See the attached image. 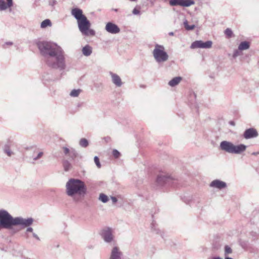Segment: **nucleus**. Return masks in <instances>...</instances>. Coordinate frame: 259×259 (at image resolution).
Instances as JSON below:
<instances>
[{
  "label": "nucleus",
  "mask_w": 259,
  "mask_h": 259,
  "mask_svg": "<svg viewBox=\"0 0 259 259\" xmlns=\"http://www.w3.org/2000/svg\"><path fill=\"white\" fill-rule=\"evenodd\" d=\"M33 219L32 218L24 219L22 217H13L6 210H0V230L11 229L13 226H21L22 228L27 227L25 235L29 237V233H33V229L30 226L32 224Z\"/></svg>",
  "instance_id": "obj_1"
},
{
  "label": "nucleus",
  "mask_w": 259,
  "mask_h": 259,
  "mask_svg": "<svg viewBox=\"0 0 259 259\" xmlns=\"http://www.w3.org/2000/svg\"><path fill=\"white\" fill-rule=\"evenodd\" d=\"M65 188L66 195L75 202L80 201L87 193L84 183L77 179H70L66 183Z\"/></svg>",
  "instance_id": "obj_2"
},
{
  "label": "nucleus",
  "mask_w": 259,
  "mask_h": 259,
  "mask_svg": "<svg viewBox=\"0 0 259 259\" xmlns=\"http://www.w3.org/2000/svg\"><path fill=\"white\" fill-rule=\"evenodd\" d=\"M57 52L52 55L53 57L51 59H50V56L47 57L46 61L48 66L62 70L65 68V58L61 49Z\"/></svg>",
  "instance_id": "obj_3"
},
{
  "label": "nucleus",
  "mask_w": 259,
  "mask_h": 259,
  "mask_svg": "<svg viewBox=\"0 0 259 259\" xmlns=\"http://www.w3.org/2000/svg\"><path fill=\"white\" fill-rule=\"evenodd\" d=\"M37 46L40 53L45 56L46 59L50 56L51 59L53 57L52 55L55 53H57V51L61 49V48L55 44L47 41L39 42L37 44Z\"/></svg>",
  "instance_id": "obj_4"
},
{
  "label": "nucleus",
  "mask_w": 259,
  "mask_h": 259,
  "mask_svg": "<svg viewBox=\"0 0 259 259\" xmlns=\"http://www.w3.org/2000/svg\"><path fill=\"white\" fill-rule=\"evenodd\" d=\"M246 147V146L244 144L235 145L232 142L227 141H223L220 145V148L221 150L228 153L236 154L245 151Z\"/></svg>",
  "instance_id": "obj_5"
},
{
  "label": "nucleus",
  "mask_w": 259,
  "mask_h": 259,
  "mask_svg": "<svg viewBox=\"0 0 259 259\" xmlns=\"http://www.w3.org/2000/svg\"><path fill=\"white\" fill-rule=\"evenodd\" d=\"M152 54L154 59L158 63H164L168 59V55L163 46L156 44Z\"/></svg>",
  "instance_id": "obj_6"
},
{
  "label": "nucleus",
  "mask_w": 259,
  "mask_h": 259,
  "mask_svg": "<svg viewBox=\"0 0 259 259\" xmlns=\"http://www.w3.org/2000/svg\"><path fill=\"white\" fill-rule=\"evenodd\" d=\"M77 24L79 30L82 34L85 36L95 35V32L90 29L91 23L86 17L77 21Z\"/></svg>",
  "instance_id": "obj_7"
},
{
  "label": "nucleus",
  "mask_w": 259,
  "mask_h": 259,
  "mask_svg": "<svg viewBox=\"0 0 259 259\" xmlns=\"http://www.w3.org/2000/svg\"><path fill=\"white\" fill-rule=\"evenodd\" d=\"M26 157L30 163L34 164L35 162L40 159L44 155V153L40 151L38 149L32 148L28 150Z\"/></svg>",
  "instance_id": "obj_8"
},
{
  "label": "nucleus",
  "mask_w": 259,
  "mask_h": 259,
  "mask_svg": "<svg viewBox=\"0 0 259 259\" xmlns=\"http://www.w3.org/2000/svg\"><path fill=\"white\" fill-rule=\"evenodd\" d=\"M113 233L114 232L112 229L107 227L102 230L101 235L105 242L115 244L116 241Z\"/></svg>",
  "instance_id": "obj_9"
},
{
  "label": "nucleus",
  "mask_w": 259,
  "mask_h": 259,
  "mask_svg": "<svg viewBox=\"0 0 259 259\" xmlns=\"http://www.w3.org/2000/svg\"><path fill=\"white\" fill-rule=\"evenodd\" d=\"M212 45V42L210 40L206 42H203L202 40H196L191 44L190 48L191 49L198 48L209 49L211 48Z\"/></svg>",
  "instance_id": "obj_10"
},
{
  "label": "nucleus",
  "mask_w": 259,
  "mask_h": 259,
  "mask_svg": "<svg viewBox=\"0 0 259 259\" xmlns=\"http://www.w3.org/2000/svg\"><path fill=\"white\" fill-rule=\"evenodd\" d=\"M169 4L171 6H180L184 7H188L195 4L193 0H170Z\"/></svg>",
  "instance_id": "obj_11"
},
{
  "label": "nucleus",
  "mask_w": 259,
  "mask_h": 259,
  "mask_svg": "<svg viewBox=\"0 0 259 259\" xmlns=\"http://www.w3.org/2000/svg\"><path fill=\"white\" fill-rule=\"evenodd\" d=\"M62 150L64 155L69 157L71 160H74L78 156V153L73 148H68L66 147H63Z\"/></svg>",
  "instance_id": "obj_12"
},
{
  "label": "nucleus",
  "mask_w": 259,
  "mask_h": 259,
  "mask_svg": "<svg viewBox=\"0 0 259 259\" xmlns=\"http://www.w3.org/2000/svg\"><path fill=\"white\" fill-rule=\"evenodd\" d=\"M172 180V178L170 176L162 173L158 175L156 183L158 185L162 186L165 184L170 183Z\"/></svg>",
  "instance_id": "obj_13"
},
{
  "label": "nucleus",
  "mask_w": 259,
  "mask_h": 259,
  "mask_svg": "<svg viewBox=\"0 0 259 259\" xmlns=\"http://www.w3.org/2000/svg\"><path fill=\"white\" fill-rule=\"evenodd\" d=\"M123 253L119 247L114 246L111 250L109 259H122Z\"/></svg>",
  "instance_id": "obj_14"
},
{
  "label": "nucleus",
  "mask_w": 259,
  "mask_h": 259,
  "mask_svg": "<svg viewBox=\"0 0 259 259\" xmlns=\"http://www.w3.org/2000/svg\"><path fill=\"white\" fill-rule=\"evenodd\" d=\"M258 136V134L257 130L254 128L246 129L243 135V138L246 140L255 138Z\"/></svg>",
  "instance_id": "obj_15"
},
{
  "label": "nucleus",
  "mask_w": 259,
  "mask_h": 259,
  "mask_svg": "<svg viewBox=\"0 0 259 259\" xmlns=\"http://www.w3.org/2000/svg\"><path fill=\"white\" fill-rule=\"evenodd\" d=\"M105 29L107 32L112 34H116L120 32V29L118 26L111 22L106 24Z\"/></svg>",
  "instance_id": "obj_16"
},
{
  "label": "nucleus",
  "mask_w": 259,
  "mask_h": 259,
  "mask_svg": "<svg viewBox=\"0 0 259 259\" xmlns=\"http://www.w3.org/2000/svg\"><path fill=\"white\" fill-rule=\"evenodd\" d=\"M211 188H217L219 190L225 188L227 187V184L222 181L217 179L212 181L209 184Z\"/></svg>",
  "instance_id": "obj_17"
},
{
  "label": "nucleus",
  "mask_w": 259,
  "mask_h": 259,
  "mask_svg": "<svg viewBox=\"0 0 259 259\" xmlns=\"http://www.w3.org/2000/svg\"><path fill=\"white\" fill-rule=\"evenodd\" d=\"M6 3L5 0H0V11H5L9 8V11L11 12L12 9L11 7L13 6V0H6Z\"/></svg>",
  "instance_id": "obj_18"
},
{
  "label": "nucleus",
  "mask_w": 259,
  "mask_h": 259,
  "mask_svg": "<svg viewBox=\"0 0 259 259\" xmlns=\"http://www.w3.org/2000/svg\"><path fill=\"white\" fill-rule=\"evenodd\" d=\"M12 144L8 142L5 144L3 148L4 153L9 157H12L15 155V152L12 150Z\"/></svg>",
  "instance_id": "obj_19"
},
{
  "label": "nucleus",
  "mask_w": 259,
  "mask_h": 259,
  "mask_svg": "<svg viewBox=\"0 0 259 259\" xmlns=\"http://www.w3.org/2000/svg\"><path fill=\"white\" fill-rule=\"evenodd\" d=\"M71 14L74 17L77 21H79L85 16L83 15L82 11L78 8H74L71 10Z\"/></svg>",
  "instance_id": "obj_20"
},
{
  "label": "nucleus",
  "mask_w": 259,
  "mask_h": 259,
  "mask_svg": "<svg viewBox=\"0 0 259 259\" xmlns=\"http://www.w3.org/2000/svg\"><path fill=\"white\" fill-rule=\"evenodd\" d=\"M110 74L111 75L113 83L117 87H120L122 85V82L119 76L112 72H110Z\"/></svg>",
  "instance_id": "obj_21"
},
{
  "label": "nucleus",
  "mask_w": 259,
  "mask_h": 259,
  "mask_svg": "<svg viewBox=\"0 0 259 259\" xmlns=\"http://www.w3.org/2000/svg\"><path fill=\"white\" fill-rule=\"evenodd\" d=\"M93 52V48L89 45H85L82 49V54L86 57L90 56Z\"/></svg>",
  "instance_id": "obj_22"
},
{
  "label": "nucleus",
  "mask_w": 259,
  "mask_h": 259,
  "mask_svg": "<svg viewBox=\"0 0 259 259\" xmlns=\"http://www.w3.org/2000/svg\"><path fill=\"white\" fill-rule=\"evenodd\" d=\"M182 80V77L177 76L173 78L168 82V85L170 87H174L177 85Z\"/></svg>",
  "instance_id": "obj_23"
},
{
  "label": "nucleus",
  "mask_w": 259,
  "mask_h": 259,
  "mask_svg": "<svg viewBox=\"0 0 259 259\" xmlns=\"http://www.w3.org/2000/svg\"><path fill=\"white\" fill-rule=\"evenodd\" d=\"M250 44L249 42L246 41L241 42L239 46L238 49L240 51L246 50L249 48Z\"/></svg>",
  "instance_id": "obj_24"
},
{
  "label": "nucleus",
  "mask_w": 259,
  "mask_h": 259,
  "mask_svg": "<svg viewBox=\"0 0 259 259\" xmlns=\"http://www.w3.org/2000/svg\"><path fill=\"white\" fill-rule=\"evenodd\" d=\"M79 144L81 147L86 148L89 145V142L86 139L82 138L80 140Z\"/></svg>",
  "instance_id": "obj_25"
},
{
  "label": "nucleus",
  "mask_w": 259,
  "mask_h": 259,
  "mask_svg": "<svg viewBox=\"0 0 259 259\" xmlns=\"http://www.w3.org/2000/svg\"><path fill=\"white\" fill-rule=\"evenodd\" d=\"M51 21L49 19H46L41 23L40 27L42 28H45L48 26H51Z\"/></svg>",
  "instance_id": "obj_26"
},
{
  "label": "nucleus",
  "mask_w": 259,
  "mask_h": 259,
  "mask_svg": "<svg viewBox=\"0 0 259 259\" xmlns=\"http://www.w3.org/2000/svg\"><path fill=\"white\" fill-rule=\"evenodd\" d=\"M63 164L64 166V169L66 171H67L69 170H70V169L71 167V163L67 160H64Z\"/></svg>",
  "instance_id": "obj_27"
},
{
  "label": "nucleus",
  "mask_w": 259,
  "mask_h": 259,
  "mask_svg": "<svg viewBox=\"0 0 259 259\" xmlns=\"http://www.w3.org/2000/svg\"><path fill=\"white\" fill-rule=\"evenodd\" d=\"M81 92V90L80 89H74L70 92V96L72 97H77L79 96Z\"/></svg>",
  "instance_id": "obj_28"
},
{
  "label": "nucleus",
  "mask_w": 259,
  "mask_h": 259,
  "mask_svg": "<svg viewBox=\"0 0 259 259\" xmlns=\"http://www.w3.org/2000/svg\"><path fill=\"white\" fill-rule=\"evenodd\" d=\"M184 25L185 29L187 30H192L195 28V25H189L188 24V22L187 20H185L184 21Z\"/></svg>",
  "instance_id": "obj_29"
},
{
  "label": "nucleus",
  "mask_w": 259,
  "mask_h": 259,
  "mask_svg": "<svg viewBox=\"0 0 259 259\" xmlns=\"http://www.w3.org/2000/svg\"><path fill=\"white\" fill-rule=\"evenodd\" d=\"M99 199L103 203H106L109 200L108 196L103 193L100 194Z\"/></svg>",
  "instance_id": "obj_30"
},
{
  "label": "nucleus",
  "mask_w": 259,
  "mask_h": 259,
  "mask_svg": "<svg viewBox=\"0 0 259 259\" xmlns=\"http://www.w3.org/2000/svg\"><path fill=\"white\" fill-rule=\"evenodd\" d=\"M224 33H225V34L226 35L227 38H230L233 36V31H232V30L230 28H227L225 30Z\"/></svg>",
  "instance_id": "obj_31"
},
{
  "label": "nucleus",
  "mask_w": 259,
  "mask_h": 259,
  "mask_svg": "<svg viewBox=\"0 0 259 259\" xmlns=\"http://www.w3.org/2000/svg\"><path fill=\"white\" fill-rule=\"evenodd\" d=\"M232 252V250L230 247L228 245H226L225 246V255L226 256L229 254H230Z\"/></svg>",
  "instance_id": "obj_32"
},
{
  "label": "nucleus",
  "mask_w": 259,
  "mask_h": 259,
  "mask_svg": "<svg viewBox=\"0 0 259 259\" xmlns=\"http://www.w3.org/2000/svg\"><path fill=\"white\" fill-rule=\"evenodd\" d=\"M112 155L115 158H118L120 156V153L116 149H114L112 151Z\"/></svg>",
  "instance_id": "obj_33"
},
{
  "label": "nucleus",
  "mask_w": 259,
  "mask_h": 259,
  "mask_svg": "<svg viewBox=\"0 0 259 259\" xmlns=\"http://www.w3.org/2000/svg\"><path fill=\"white\" fill-rule=\"evenodd\" d=\"M94 161H95L96 165L98 167V168H100L101 167V165L100 162L99 158H98V156H96L94 157Z\"/></svg>",
  "instance_id": "obj_34"
},
{
  "label": "nucleus",
  "mask_w": 259,
  "mask_h": 259,
  "mask_svg": "<svg viewBox=\"0 0 259 259\" xmlns=\"http://www.w3.org/2000/svg\"><path fill=\"white\" fill-rule=\"evenodd\" d=\"M151 229L157 234H159V232H160V230L156 228V224L154 222L151 224Z\"/></svg>",
  "instance_id": "obj_35"
},
{
  "label": "nucleus",
  "mask_w": 259,
  "mask_h": 259,
  "mask_svg": "<svg viewBox=\"0 0 259 259\" xmlns=\"http://www.w3.org/2000/svg\"><path fill=\"white\" fill-rule=\"evenodd\" d=\"M239 51L240 50H239V49L236 50L234 51L233 54V57L234 58H236L237 57H238V56H239L240 55V53Z\"/></svg>",
  "instance_id": "obj_36"
},
{
  "label": "nucleus",
  "mask_w": 259,
  "mask_h": 259,
  "mask_svg": "<svg viewBox=\"0 0 259 259\" xmlns=\"http://www.w3.org/2000/svg\"><path fill=\"white\" fill-rule=\"evenodd\" d=\"M56 4V0H49V5L52 7L54 6Z\"/></svg>",
  "instance_id": "obj_37"
},
{
  "label": "nucleus",
  "mask_w": 259,
  "mask_h": 259,
  "mask_svg": "<svg viewBox=\"0 0 259 259\" xmlns=\"http://www.w3.org/2000/svg\"><path fill=\"white\" fill-rule=\"evenodd\" d=\"M140 13V11L136 8L134 9L133 10V14L134 15H139Z\"/></svg>",
  "instance_id": "obj_38"
},
{
  "label": "nucleus",
  "mask_w": 259,
  "mask_h": 259,
  "mask_svg": "<svg viewBox=\"0 0 259 259\" xmlns=\"http://www.w3.org/2000/svg\"><path fill=\"white\" fill-rule=\"evenodd\" d=\"M111 199L112 201L113 204H115L117 202V199L115 196H111Z\"/></svg>",
  "instance_id": "obj_39"
},
{
  "label": "nucleus",
  "mask_w": 259,
  "mask_h": 259,
  "mask_svg": "<svg viewBox=\"0 0 259 259\" xmlns=\"http://www.w3.org/2000/svg\"><path fill=\"white\" fill-rule=\"evenodd\" d=\"M32 236L33 237L35 238L38 241H40V238L38 236V235L35 234V233H32Z\"/></svg>",
  "instance_id": "obj_40"
},
{
  "label": "nucleus",
  "mask_w": 259,
  "mask_h": 259,
  "mask_svg": "<svg viewBox=\"0 0 259 259\" xmlns=\"http://www.w3.org/2000/svg\"><path fill=\"white\" fill-rule=\"evenodd\" d=\"M229 123L230 125L233 126H235L236 124H235V122L233 120H231L229 122Z\"/></svg>",
  "instance_id": "obj_41"
},
{
  "label": "nucleus",
  "mask_w": 259,
  "mask_h": 259,
  "mask_svg": "<svg viewBox=\"0 0 259 259\" xmlns=\"http://www.w3.org/2000/svg\"><path fill=\"white\" fill-rule=\"evenodd\" d=\"M13 45L12 42H10V41H9V42H5V44H4V46H5V45H10V46H11V45Z\"/></svg>",
  "instance_id": "obj_42"
},
{
  "label": "nucleus",
  "mask_w": 259,
  "mask_h": 259,
  "mask_svg": "<svg viewBox=\"0 0 259 259\" xmlns=\"http://www.w3.org/2000/svg\"><path fill=\"white\" fill-rule=\"evenodd\" d=\"M212 259H223V258L220 256H215V257H212Z\"/></svg>",
  "instance_id": "obj_43"
},
{
  "label": "nucleus",
  "mask_w": 259,
  "mask_h": 259,
  "mask_svg": "<svg viewBox=\"0 0 259 259\" xmlns=\"http://www.w3.org/2000/svg\"><path fill=\"white\" fill-rule=\"evenodd\" d=\"M0 249L4 251H7V248H3L0 246Z\"/></svg>",
  "instance_id": "obj_44"
},
{
  "label": "nucleus",
  "mask_w": 259,
  "mask_h": 259,
  "mask_svg": "<svg viewBox=\"0 0 259 259\" xmlns=\"http://www.w3.org/2000/svg\"><path fill=\"white\" fill-rule=\"evenodd\" d=\"M253 155H257V154H259V152H253L252 153Z\"/></svg>",
  "instance_id": "obj_45"
},
{
  "label": "nucleus",
  "mask_w": 259,
  "mask_h": 259,
  "mask_svg": "<svg viewBox=\"0 0 259 259\" xmlns=\"http://www.w3.org/2000/svg\"><path fill=\"white\" fill-rule=\"evenodd\" d=\"M169 35H170V36L174 35V32H169Z\"/></svg>",
  "instance_id": "obj_46"
},
{
  "label": "nucleus",
  "mask_w": 259,
  "mask_h": 259,
  "mask_svg": "<svg viewBox=\"0 0 259 259\" xmlns=\"http://www.w3.org/2000/svg\"><path fill=\"white\" fill-rule=\"evenodd\" d=\"M225 259H233V258L230 257L226 256Z\"/></svg>",
  "instance_id": "obj_47"
},
{
  "label": "nucleus",
  "mask_w": 259,
  "mask_h": 259,
  "mask_svg": "<svg viewBox=\"0 0 259 259\" xmlns=\"http://www.w3.org/2000/svg\"><path fill=\"white\" fill-rule=\"evenodd\" d=\"M159 233L161 235V236H162V238H163V236H162V235L161 233V231H160V232H159Z\"/></svg>",
  "instance_id": "obj_48"
}]
</instances>
